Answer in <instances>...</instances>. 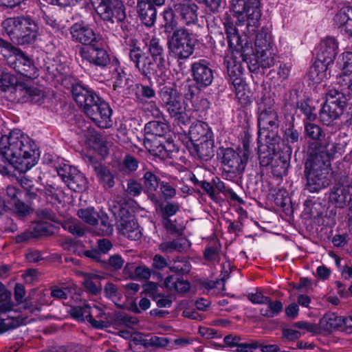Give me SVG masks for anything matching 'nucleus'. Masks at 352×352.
Returning <instances> with one entry per match:
<instances>
[{"mask_svg":"<svg viewBox=\"0 0 352 352\" xmlns=\"http://www.w3.org/2000/svg\"><path fill=\"white\" fill-rule=\"evenodd\" d=\"M0 153L3 157L19 173H25L35 166L40 152L32 140L19 130L0 139Z\"/></svg>","mask_w":352,"mask_h":352,"instance_id":"obj_1","label":"nucleus"},{"mask_svg":"<svg viewBox=\"0 0 352 352\" xmlns=\"http://www.w3.org/2000/svg\"><path fill=\"white\" fill-rule=\"evenodd\" d=\"M147 47L151 57L146 55L139 46L130 45L129 58L144 77L150 79L151 76L153 75L159 85L165 84L168 77L165 70L164 43L158 38L153 37L148 41Z\"/></svg>","mask_w":352,"mask_h":352,"instance_id":"obj_2","label":"nucleus"},{"mask_svg":"<svg viewBox=\"0 0 352 352\" xmlns=\"http://www.w3.org/2000/svg\"><path fill=\"white\" fill-rule=\"evenodd\" d=\"M227 36L226 40L230 47L234 48L236 54H239L250 72L258 73L260 68L267 69L275 63V53L273 49L256 51L253 53L250 43L246 37L242 38L232 19L227 16L223 22Z\"/></svg>","mask_w":352,"mask_h":352,"instance_id":"obj_3","label":"nucleus"},{"mask_svg":"<svg viewBox=\"0 0 352 352\" xmlns=\"http://www.w3.org/2000/svg\"><path fill=\"white\" fill-rule=\"evenodd\" d=\"M72 94L74 100L84 113L100 128L109 129L113 124L112 109L108 102L93 89L81 84H73Z\"/></svg>","mask_w":352,"mask_h":352,"instance_id":"obj_4","label":"nucleus"},{"mask_svg":"<svg viewBox=\"0 0 352 352\" xmlns=\"http://www.w3.org/2000/svg\"><path fill=\"white\" fill-rule=\"evenodd\" d=\"M2 27L13 43L18 45L31 43L36 38L37 25L29 17L8 18Z\"/></svg>","mask_w":352,"mask_h":352,"instance_id":"obj_5","label":"nucleus"},{"mask_svg":"<svg viewBox=\"0 0 352 352\" xmlns=\"http://www.w3.org/2000/svg\"><path fill=\"white\" fill-rule=\"evenodd\" d=\"M329 166L308 155L305 164V189L311 193L318 192L330 184Z\"/></svg>","mask_w":352,"mask_h":352,"instance_id":"obj_6","label":"nucleus"},{"mask_svg":"<svg viewBox=\"0 0 352 352\" xmlns=\"http://www.w3.org/2000/svg\"><path fill=\"white\" fill-rule=\"evenodd\" d=\"M160 91V96L164 104L170 117L178 124L186 125L190 121L189 111H186V106L173 82H166Z\"/></svg>","mask_w":352,"mask_h":352,"instance_id":"obj_7","label":"nucleus"},{"mask_svg":"<svg viewBox=\"0 0 352 352\" xmlns=\"http://www.w3.org/2000/svg\"><path fill=\"white\" fill-rule=\"evenodd\" d=\"M201 35V32H193L185 28L175 30L168 41L170 54L178 60L187 59L193 54Z\"/></svg>","mask_w":352,"mask_h":352,"instance_id":"obj_8","label":"nucleus"},{"mask_svg":"<svg viewBox=\"0 0 352 352\" xmlns=\"http://www.w3.org/2000/svg\"><path fill=\"white\" fill-rule=\"evenodd\" d=\"M230 10L236 17V23L256 27L261 17L260 0H231Z\"/></svg>","mask_w":352,"mask_h":352,"instance_id":"obj_9","label":"nucleus"},{"mask_svg":"<svg viewBox=\"0 0 352 352\" xmlns=\"http://www.w3.org/2000/svg\"><path fill=\"white\" fill-rule=\"evenodd\" d=\"M218 155L223 166V178L232 181L243 174L248 162L238 151L230 147H221Z\"/></svg>","mask_w":352,"mask_h":352,"instance_id":"obj_10","label":"nucleus"},{"mask_svg":"<svg viewBox=\"0 0 352 352\" xmlns=\"http://www.w3.org/2000/svg\"><path fill=\"white\" fill-rule=\"evenodd\" d=\"M346 94L336 89L328 92L327 100L320 111V119L323 124L329 125L343 114L344 108L347 107Z\"/></svg>","mask_w":352,"mask_h":352,"instance_id":"obj_11","label":"nucleus"},{"mask_svg":"<svg viewBox=\"0 0 352 352\" xmlns=\"http://www.w3.org/2000/svg\"><path fill=\"white\" fill-rule=\"evenodd\" d=\"M261 110L258 116V140L269 142L276 137L278 131L279 122L277 113L272 107H264Z\"/></svg>","mask_w":352,"mask_h":352,"instance_id":"obj_12","label":"nucleus"},{"mask_svg":"<svg viewBox=\"0 0 352 352\" xmlns=\"http://www.w3.org/2000/svg\"><path fill=\"white\" fill-rule=\"evenodd\" d=\"M92 6L102 20L111 23L122 22L126 13L120 0H90Z\"/></svg>","mask_w":352,"mask_h":352,"instance_id":"obj_13","label":"nucleus"},{"mask_svg":"<svg viewBox=\"0 0 352 352\" xmlns=\"http://www.w3.org/2000/svg\"><path fill=\"white\" fill-rule=\"evenodd\" d=\"M100 42L85 47H80L79 54L82 60L91 65L100 68H104L110 63L108 52L100 46Z\"/></svg>","mask_w":352,"mask_h":352,"instance_id":"obj_14","label":"nucleus"},{"mask_svg":"<svg viewBox=\"0 0 352 352\" xmlns=\"http://www.w3.org/2000/svg\"><path fill=\"white\" fill-rule=\"evenodd\" d=\"M344 145L336 142H327L325 145H322L318 142H314L309 146L308 155L319 161L325 162L330 166V160L337 153H341L344 149Z\"/></svg>","mask_w":352,"mask_h":352,"instance_id":"obj_15","label":"nucleus"},{"mask_svg":"<svg viewBox=\"0 0 352 352\" xmlns=\"http://www.w3.org/2000/svg\"><path fill=\"white\" fill-rule=\"evenodd\" d=\"M344 145L336 142H327L325 145H322L318 142H314L309 146L308 155L319 161L325 162L330 166V160L337 153H341L344 149Z\"/></svg>","mask_w":352,"mask_h":352,"instance_id":"obj_16","label":"nucleus"},{"mask_svg":"<svg viewBox=\"0 0 352 352\" xmlns=\"http://www.w3.org/2000/svg\"><path fill=\"white\" fill-rule=\"evenodd\" d=\"M175 16L186 25H195L198 21V6L190 0H182L173 5Z\"/></svg>","mask_w":352,"mask_h":352,"instance_id":"obj_17","label":"nucleus"},{"mask_svg":"<svg viewBox=\"0 0 352 352\" xmlns=\"http://www.w3.org/2000/svg\"><path fill=\"white\" fill-rule=\"evenodd\" d=\"M72 39L82 45L91 46L101 40L100 36L96 34L94 30L83 23H76L70 28Z\"/></svg>","mask_w":352,"mask_h":352,"instance_id":"obj_18","label":"nucleus"},{"mask_svg":"<svg viewBox=\"0 0 352 352\" xmlns=\"http://www.w3.org/2000/svg\"><path fill=\"white\" fill-rule=\"evenodd\" d=\"M191 72L193 80L199 89L211 85L214 78L213 72L206 60H200L193 63Z\"/></svg>","mask_w":352,"mask_h":352,"instance_id":"obj_19","label":"nucleus"},{"mask_svg":"<svg viewBox=\"0 0 352 352\" xmlns=\"http://www.w3.org/2000/svg\"><path fill=\"white\" fill-rule=\"evenodd\" d=\"M45 164L48 166V173L52 176L57 174L63 181L67 184V180L70 179L73 173H76L77 168L69 164H63V166L60 162V159L56 155L47 153L45 155Z\"/></svg>","mask_w":352,"mask_h":352,"instance_id":"obj_20","label":"nucleus"},{"mask_svg":"<svg viewBox=\"0 0 352 352\" xmlns=\"http://www.w3.org/2000/svg\"><path fill=\"white\" fill-rule=\"evenodd\" d=\"M68 313L73 318L79 322H84L86 319L95 328L103 329L107 327L105 321L96 320L93 318V311H91V307L87 303L71 307Z\"/></svg>","mask_w":352,"mask_h":352,"instance_id":"obj_21","label":"nucleus"},{"mask_svg":"<svg viewBox=\"0 0 352 352\" xmlns=\"http://www.w3.org/2000/svg\"><path fill=\"white\" fill-rule=\"evenodd\" d=\"M214 146L212 137L195 143H186V146L192 155L206 161L214 155Z\"/></svg>","mask_w":352,"mask_h":352,"instance_id":"obj_22","label":"nucleus"},{"mask_svg":"<svg viewBox=\"0 0 352 352\" xmlns=\"http://www.w3.org/2000/svg\"><path fill=\"white\" fill-rule=\"evenodd\" d=\"M62 192L52 186H45V219L55 221V212L58 211L61 203Z\"/></svg>","mask_w":352,"mask_h":352,"instance_id":"obj_23","label":"nucleus"},{"mask_svg":"<svg viewBox=\"0 0 352 352\" xmlns=\"http://www.w3.org/2000/svg\"><path fill=\"white\" fill-rule=\"evenodd\" d=\"M117 228L122 235L130 240L137 241L142 236L138 223L132 215L120 217L117 222Z\"/></svg>","mask_w":352,"mask_h":352,"instance_id":"obj_24","label":"nucleus"},{"mask_svg":"<svg viewBox=\"0 0 352 352\" xmlns=\"http://www.w3.org/2000/svg\"><path fill=\"white\" fill-rule=\"evenodd\" d=\"M223 341L226 346L234 348V352H254L258 347L257 341L247 342L245 338L236 334H229L225 336Z\"/></svg>","mask_w":352,"mask_h":352,"instance_id":"obj_25","label":"nucleus"},{"mask_svg":"<svg viewBox=\"0 0 352 352\" xmlns=\"http://www.w3.org/2000/svg\"><path fill=\"white\" fill-rule=\"evenodd\" d=\"M338 43L335 38L327 37L320 44L317 53V59L325 64H333L338 54Z\"/></svg>","mask_w":352,"mask_h":352,"instance_id":"obj_26","label":"nucleus"},{"mask_svg":"<svg viewBox=\"0 0 352 352\" xmlns=\"http://www.w3.org/2000/svg\"><path fill=\"white\" fill-rule=\"evenodd\" d=\"M333 23L342 34L352 36V7L341 8L334 16Z\"/></svg>","mask_w":352,"mask_h":352,"instance_id":"obj_27","label":"nucleus"},{"mask_svg":"<svg viewBox=\"0 0 352 352\" xmlns=\"http://www.w3.org/2000/svg\"><path fill=\"white\" fill-rule=\"evenodd\" d=\"M342 60V72L338 77L337 80L340 86L342 87V90L349 94V89L352 86V52H344Z\"/></svg>","mask_w":352,"mask_h":352,"instance_id":"obj_28","label":"nucleus"},{"mask_svg":"<svg viewBox=\"0 0 352 352\" xmlns=\"http://www.w3.org/2000/svg\"><path fill=\"white\" fill-rule=\"evenodd\" d=\"M137 11L140 21L147 27L153 26L157 18L155 6L150 1L138 0Z\"/></svg>","mask_w":352,"mask_h":352,"instance_id":"obj_29","label":"nucleus"},{"mask_svg":"<svg viewBox=\"0 0 352 352\" xmlns=\"http://www.w3.org/2000/svg\"><path fill=\"white\" fill-rule=\"evenodd\" d=\"M14 69L17 72L28 78H35L37 76L36 68L32 61L21 51L16 54Z\"/></svg>","mask_w":352,"mask_h":352,"instance_id":"obj_30","label":"nucleus"},{"mask_svg":"<svg viewBox=\"0 0 352 352\" xmlns=\"http://www.w3.org/2000/svg\"><path fill=\"white\" fill-rule=\"evenodd\" d=\"M144 147L153 155L157 156L161 159H166L170 157V149L168 148L171 145L170 143L167 146L164 145L160 138H152L145 137L144 140Z\"/></svg>","mask_w":352,"mask_h":352,"instance_id":"obj_31","label":"nucleus"},{"mask_svg":"<svg viewBox=\"0 0 352 352\" xmlns=\"http://www.w3.org/2000/svg\"><path fill=\"white\" fill-rule=\"evenodd\" d=\"M292 151L289 148L286 153H276L272 167V173L276 177L287 175L289 167Z\"/></svg>","mask_w":352,"mask_h":352,"instance_id":"obj_32","label":"nucleus"},{"mask_svg":"<svg viewBox=\"0 0 352 352\" xmlns=\"http://www.w3.org/2000/svg\"><path fill=\"white\" fill-rule=\"evenodd\" d=\"M189 140L192 143L212 137V133L207 123L197 121L191 124L188 131Z\"/></svg>","mask_w":352,"mask_h":352,"instance_id":"obj_33","label":"nucleus"},{"mask_svg":"<svg viewBox=\"0 0 352 352\" xmlns=\"http://www.w3.org/2000/svg\"><path fill=\"white\" fill-rule=\"evenodd\" d=\"M91 166L94 169L97 175L100 182L103 185L105 188H111L114 184V177L111 171L105 166H102L100 163L90 159Z\"/></svg>","mask_w":352,"mask_h":352,"instance_id":"obj_34","label":"nucleus"},{"mask_svg":"<svg viewBox=\"0 0 352 352\" xmlns=\"http://www.w3.org/2000/svg\"><path fill=\"white\" fill-rule=\"evenodd\" d=\"M169 131L168 125L161 120H153L144 126L145 137L162 139Z\"/></svg>","mask_w":352,"mask_h":352,"instance_id":"obj_35","label":"nucleus"},{"mask_svg":"<svg viewBox=\"0 0 352 352\" xmlns=\"http://www.w3.org/2000/svg\"><path fill=\"white\" fill-rule=\"evenodd\" d=\"M331 64H325L322 60L316 58L314 63L310 67L309 72V78L314 83H320L324 79L330 77V71H329V66Z\"/></svg>","mask_w":352,"mask_h":352,"instance_id":"obj_36","label":"nucleus"},{"mask_svg":"<svg viewBox=\"0 0 352 352\" xmlns=\"http://www.w3.org/2000/svg\"><path fill=\"white\" fill-rule=\"evenodd\" d=\"M229 48L232 52V55L227 60V72L230 78L240 77L243 74V67L242 66V62L245 63V61L243 60L240 57L239 54H236V51L234 48Z\"/></svg>","mask_w":352,"mask_h":352,"instance_id":"obj_37","label":"nucleus"},{"mask_svg":"<svg viewBox=\"0 0 352 352\" xmlns=\"http://www.w3.org/2000/svg\"><path fill=\"white\" fill-rule=\"evenodd\" d=\"M164 287L169 291L177 293H186L190 289V283L183 278L173 275L168 276L164 281Z\"/></svg>","mask_w":352,"mask_h":352,"instance_id":"obj_38","label":"nucleus"},{"mask_svg":"<svg viewBox=\"0 0 352 352\" xmlns=\"http://www.w3.org/2000/svg\"><path fill=\"white\" fill-rule=\"evenodd\" d=\"M344 317L337 315L335 313L325 314L320 320L321 324L327 330L342 329L344 327Z\"/></svg>","mask_w":352,"mask_h":352,"instance_id":"obj_39","label":"nucleus"},{"mask_svg":"<svg viewBox=\"0 0 352 352\" xmlns=\"http://www.w3.org/2000/svg\"><path fill=\"white\" fill-rule=\"evenodd\" d=\"M191 268V264L186 257H177L169 266L171 272L181 276L188 274Z\"/></svg>","mask_w":352,"mask_h":352,"instance_id":"obj_40","label":"nucleus"},{"mask_svg":"<svg viewBox=\"0 0 352 352\" xmlns=\"http://www.w3.org/2000/svg\"><path fill=\"white\" fill-rule=\"evenodd\" d=\"M44 233V223L43 222H35L32 224L30 231L22 233L16 237L17 243H22L31 238H37Z\"/></svg>","mask_w":352,"mask_h":352,"instance_id":"obj_41","label":"nucleus"},{"mask_svg":"<svg viewBox=\"0 0 352 352\" xmlns=\"http://www.w3.org/2000/svg\"><path fill=\"white\" fill-rule=\"evenodd\" d=\"M254 45L256 52L273 49L271 34L262 29L256 34Z\"/></svg>","mask_w":352,"mask_h":352,"instance_id":"obj_42","label":"nucleus"},{"mask_svg":"<svg viewBox=\"0 0 352 352\" xmlns=\"http://www.w3.org/2000/svg\"><path fill=\"white\" fill-rule=\"evenodd\" d=\"M113 81V88L115 90L129 88L131 86L132 80L129 78L126 73L122 69L116 67L112 72Z\"/></svg>","mask_w":352,"mask_h":352,"instance_id":"obj_43","label":"nucleus"},{"mask_svg":"<svg viewBox=\"0 0 352 352\" xmlns=\"http://www.w3.org/2000/svg\"><path fill=\"white\" fill-rule=\"evenodd\" d=\"M68 179L67 180V186L75 192L82 191L87 188V180L78 169L76 173H73V175Z\"/></svg>","mask_w":352,"mask_h":352,"instance_id":"obj_44","label":"nucleus"},{"mask_svg":"<svg viewBox=\"0 0 352 352\" xmlns=\"http://www.w3.org/2000/svg\"><path fill=\"white\" fill-rule=\"evenodd\" d=\"M186 248V241L182 239L163 242L159 246L160 250L165 253L182 252Z\"/></svg>","mask_w":352,"mask_h":352,"instance_id":"obj_45","label":"nucleus"},{"mask_svg":"<svg viewBox=\"0 0 352 352\" xmlns=\"http://www.w3.org/2000/svg\"><path fill=\"white\" fill-rule=\"evenodd\" d=\"M267 307H263L260 309V314L266 318H274L278 316L283 309V305L279 300L272 301L269 297V302H265Z\"/></svg>","mask_w":352,"mask_h":352,"instance_id":"obj_46","label":"nucleus"},{"mask_svg":"<svg viewBox=\"0 0 352 352\" xmlns=\"http://www.w3.org/2000/svg\"><path fill=\"white\" fill-rule=\"evenodd\" d=\"M48 61H45V78L53 80L58 74H62L63 67L59 63L58 57L47 58Z\"/></svg>","mask_w":352,"mask_h":352,"instance_id":"obj_47","label":"nucleus"},{"mask_svg":"<svg viewBox=\"0 0 352 352\" xmlns=\"http://www.w3.org/2000/svg\"><path fill=\"white\" fill-rule=\"evenodd\" d=\"M16 93L20 96L19 100L22 102H26L34 101V98L38 96L39 91L37 89L21 84L16 87Z\"/></svg>","mask_w":352,"mask_h":352,"instance_id":"obj_48","label":"nucleus"},{"mask_svg":"<svg viewBox=\"0 0 352 352\" xmlns=\"http://www.w3.org/2000/svg\"><path fill=\"white\" fill-rule=\"evenodd\" d=\"M300 131L294 128L293 123H290L288 127L285 129L283 138L287 144H290V146L288 148V149L289 148L292 149V146H293L296 148V150H298V141L300 139Z\"/></svg>","mask_w":352,"mask_h":352,"instance_id":"obj_49","label":"nucleus"},{"mask_svg":"<svg viewBox=\"0 0 352 352\" xmlns=\"http://www.w3.org/2000/svg\"><path fill=\"white\" fill-rule=\"evenodd\" d=\"M77 214L84 222L91 226L98 224L99 214L92 207L79 209Z\"/></svg>","mask_w":352,"mask_h":352,"instance_id":"obj_50","label":"nucleus"},{"mask_svg":"<svg viewBox=\"0 0 352 352\" xmlns=\"http://www.w3.org/2000/svg\"><path fill=\"white\" fill-rule=\"evenodd\" d=\"M100 223L96 228V233L102 236H110L113 232V226L109 221L107 214L99 215Z\"/></svg>","mask_w":352,"mask_h":352,"instance_id":"obj_51","label":"nucleus"},{"mask_svg":"<svg viewBox=\"0 0 352 352\" xmlns=\"http://www.w3.org/2000/svg\"><path fill=\"white\" fill-rule=\"evenodd\" d=\"M144 191L151 193L155 191L160 183L158 182L157 176L151 171H146L143 177Z\"/></svg>","mask_w":352,"mask_h":352,"instance_id":"obj_52","label":"nucleus"},{"mask_svg":"<svg viewBox=\"0 0 352 352\" xmlns=\"http://www.w3.org/2000/svg\"><path fill=\"white\" fill-rule=\"evenodd\" d=\"M305 133L309 138L313 140H321L324 137L322 129L314 123H305Z\"/></svg>","mask_w":352,"mask_h":352,"instance_id":"obj_53","label":"nucleus"},{"mask_svg":"<svg viewBox=\"0 0 352 352\" xmlns=\"http://www.w3.org/2000/svg\"><path fill=\"white\" fill-rule=\"evenodd\" d=\"M124 259L121 255L114 254L111 255L107 261L104 262L103 265L106 269L112 271H118L124 267Z\"/></svg>","mask_w":352,"mask_h":352,"instance_id":"obj_54","label":"nucleus"},{"mask_svg":"<svg viewBox=\"0 0 352 352\" xmlns=\"http://www.w3.org/2000/svg\"><path fill=\"white\" fill-rule=\"evenodd\" d=\"M65 230L78 237L82 236L85 233V230L81 223L76 221H67L63 224Z\"/></svg>","mask_w":352,"mask_h":352,"instance_id":"obj_55","label":"nucleus"},{"mask_svg":"<svg viewBox=\"0 0 352 352\" xmlns=\"http://www.w3.org/2000/svg\"><path fill=\"white\" fill-rule=\"evenodd\" d=\"M116 324L132 328L138 323V320L135 316H131L124 313H118L115 316Z\"/></svg>","mask_w":352,"mask_h":352,"instance_id":"obj_56","label":"nucleus"},{"mask_svg":"<svg viewBox=\"0 0 352 352\" xmlns=\"http://www.w3.org/2000/svg\"><path fill=\"white\" fill-rule=\"evenodd\" d=\"M220 245L207 247L204 250V258L208 261L219 262L220 259Z\"/></svg>","mask_w":352,"mask_h":352,"instance_id":"obj_57","label":"nucleus"},{"mask_svg":"<svg viewBox=\"0 0 352 352\" xmlns=\"http://www.w3.org/2000/svg\"><path fill=\"white\" fill-rule=\"evenodd\" d=\"M143 187L140 183L134 179H129L126 182V192L133 197H136L140 195Z\"/></svg>","mask_w":352,"mask_h":352,"instance_id":"obj_58","label":"nucleus"},{"mask_svg":"<svg viewBox=\"0 0 352 352\" xmlns=\"http://www.w3.org/2000/svg\"><path fill=\"white\" fill-rule=\"evenodd\" d=\"M136 89V95L138 97H142L144 98L150 99L155 96V91L150 85L137 84Z\"/></svg>","mask_w":352,"mask_h":352,"instance_id":"obj_59","label":"nucleus"},{"mask_svg":"<svg viewBox=\"0 0 352 352\" xmlns=\"http://www.w3.org/2000/svg\"><path fill=\"white\" fill-rule=\"evenodd\" d=\"M169 342L170 341L167 338L153 336L146 340L145 345L156 348H164L166 347Z\"/></svg>","mask_w":352,"mask_h":352,"instance_id":"obj_60","label":"nucleus"},{"mask_svg":"<svg viewBox=\"0 0 352 352\" xmlns=\"http://www.w3.org/2000/svg\"><path fill=\"white\" fill-rule=\"evenodd\" d=\"M10 294L6 292L0 294V314L10 311L12 308Z\"/></svg>","mask_w":352,"mask_h":352,"instance_id":"obj_61","label":"nucleus"},{"mask_svg":"<svg viewBox=\"0 0 352 352\" xmlns=\"http://www.w3.org/2000/svg\"><path fill=\"white\" fill-rule=\"evenodd\" d=\"M298 109L305 115L309 120H314L316 118V114L314 112V108L311 107L308 102L303 100L298 103Z\"/></svg>","mask_w":352,"mask_h":352,"instance_id":"obj_62","label":"nucleus"},{"mask_svg":"<svg viewBox=\"0 0 352 352\" xmlns=\"http://www.w3.org/2000/svg\"><path fill=\"white\" fill-rule=\"evenodd\" d=\"M201 2L212 12H219L224 8L225 0H201Z\"/></svg>","mask_w":352,"mask_h":352,"instance_id":"obj_63","label":"nucleus"},{"mask_svg":"<svg viewBox=\"0 0 352 352\" xmlns=\"http://www.w3.org/2000/svg\"><path fill=\"white\" fill-rule=\"evenodd\" d=\"M283 339L285 341H294L302 336L300 331L296 330L293 326L290 328H284L282 330Z\"/></svg>","mask_w":352,"mask_h":352,"instance_id":"obj_64","label":"nucleus"}]
</instances>
